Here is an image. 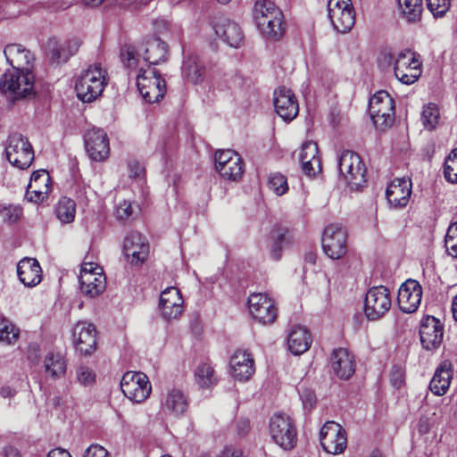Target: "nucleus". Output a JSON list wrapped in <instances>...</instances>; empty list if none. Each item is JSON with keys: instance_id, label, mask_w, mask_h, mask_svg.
Returning a JSON list of instances; mask_svg holds the SVG:
<instances>
[{"instance_id": "f257e3e1", "label": "nucleus", "mask_w": 457, "mask_h": 457, "mask_svg": "<svg viewBox=\"0 0 457 457\" xmlns=\"http://www.w3.org/2000/svg\"><path fill=\"white\" fill-rule=\"evenodd\" d=\"M108 84V74L100 63L90 64L81 71L75 83L77 96L84 103L97 99Z\"/></svg>"}, {"instance_id": "f03ea898", "label": "nucleus", "mask_w": 457, "mask_h": 457, "mask_svg": "<svg viewBox=\"0 0 457 457\" xmlns=\"http://www.w3.org/2000/svg\"><path fill=\"white\" fill-rule=\"evenodd\" d=\"M339 180L351 190H359L366 183V168L356 153L345 150L338 157Z\"/></svg>"}, {"instance_id": "7ed1b4c3", "label": "nucleus", "mask_w": 457, "mask_h": 457, "mask_svg": "<svg viewBox=\"0 0 457 457\" xmlns=\"http://www.w3.org/2000/svg\"><path fill=\"white\" fill-rule=\"evenodd\" d=\"M0 89L15 99L31 96L34 93V74L28 68L7 71L0 79Z\"/></svg>"}, {"instance_id": "20e7f679", "label": "nucleus", "mask_w": 457, "mask_h": 457, "mask_svg": "<svg viewBox=\"0 0 457 457\" xmlns=\"http://www.w3.org/2000/svg\"><path fill=\"white\" fill-rule=\"evenodd\" d=\"M5 154L8 162L20 170L28 169L34 160V151L28 138L12 133L8 137Z\"/></svg>"}, {"instance_id": "39448f33", "label": "nucleus", "mask_w": 457, "mask_h": 457, "mask_svg": "<svg viewBox=\"0 0 457 457\" xmlns=\"http://www.w3.org/2000/svg\"><path fill=\"white\" fill-rule=\"evenodd\" d=\"M137 87L142 97L147 103L159 102L166 92V84L155 68H141V73L136 74Z\"/></svg>"}, {"instance_id": "423d86ee", "label": "nucleus", "mask_w": 457, "mask_h": 457, "mask_svg": "<svg viewBox=\"0 0 457 457\" xmlns=\"http://www.w3.org/2000/svg\"><path fill=\"white\" fill-rule=\"evenodd\" d=\"M369 113L378 129H385L393 124L395 104L386 91L381 90L373 95L369 103Z\"/></svg>"}, {"instance_id": "0eeeda50", "label": "nucleus", "mask_w": 457, "mask_h": 457, "mask_svg": "<svg viewBox=\"0 0 457 457\" xmlns=\"http://www.w3.org/2000/svg\"><path fill=\"white\" fill-rule=\"evenodd\" d=\"M421 66L419 54L410 49L402 50L395 61V76L403 84L411 85L420 77Z\"/></svg>"}, {"instance_id": "6e6552de", "label": "nucleus", "mask_w": 457, "mask_h": 457, "mask_svg": "<svg viewBox=\"0 0 457 457\" xmlns=\"http://www.w3.org/2000/svg\"><path fill=\"white\" fill-rule=\"evenodd\" d=\"M120 388L131 402L141 403L150 395L152 386L148 377L143 372L127 371L121 378Z\"/></svg>"}, {"instance_id": "1a4fd4ad", "label": "nucleus", "mask_w": 457, "mask_h": 457, "mask_svg": "<svg viewBox=\"0 0 457 457\" xmlns=\"http://www.w3.org/2000/svg\"><path fill=\"white\" fill-rule=\"evenodd\" d=\"M79 281L80 292L90 298L102 294L106 287V278L102 268L94 262L83 263Z\"/></svg>"}, {"instance_id": "9d476101", "label": "nucleus", "mask_w": 457, "mask_h": 457, "mask_svg": "<svg viewBox=\"0 0 457 457\" xmlns=\"http://www.w3.org/2000/svg\"><path fill=\"white\" fill-rule=\"evenodd\" d=\"M270 433L273 441L284 450H291L296 445V429L286 414H275L270 418Z\"/></svg>"}, {"instance_id": "9b49d317", "label": "nucleus", "mask_w": 457, "mask_h": 457, "mask_svg": "<svg viewBox=\"0 0 457 457\" xmlns=\"http://www.w3.org/2000/svg\"><path fill=\"white\" fill-rule=\"evenodd\" d=\"M328 15L337 32L351 30L355 23V12L351 0H328Z\"/></svg>"}, {"instance_id": "f8f14e48", "label": "nucleus", "mask_w": 457, "mask_h": 457, "mask_svg": "<svg viewBox=\"0 0 457 457\" xmlns=\"http://www.w3.org/2000/svg\"><path fill=\"white\" fill-rule=\"evenodd\" d=\"M391 303L390 292L386 287H373L366 294L364 313L370 320H377L389 311Z\"/></svg>"}, {"instance_id": "ddd939ff", "label": "nucleus", "mask_w": 457, "mask_h": 457, "mask_svg": "<svg viewBox=\"0 0 457 457\" xmlns=\"http://www.w3.org/2000/svg\"><path fill=\"white\" fill-rule=\"evenodd\" d=\"M347 234L339 224H329L323 231L322 248L328 257L333 260L342 258L347 250Z\"/></svg>"}, {"instance_id": "4468645a", "label": "nucleus", "mask_w": 457, "mask_h": 457, "mask_svg": "<svg viewBox=\"0 0 457 457\" xmlns=\"http://www.w3.org/2000/svg\"><path fill=\"white\" fill-rule=\"evenodd\" d=\"M320 445L324 451L330 454L342 453L347 445L345 429L335 421L326 422L320 433Z\"/></svg>"}, {"instance_id": "2eb2a0df", "label": "nucleus", "mask_w": 457, "mask_h": 457, "mask_svg": "<svg viewBox=\"0 0 457 457\" xmlns=\"http://www.w3.org/2000/svg\"><path fill=\"white\" fill-rule=\"evenodd\" d=\"M123 254L131 265L143 264L149 254V244L145 237L137 231L127 234L123 240Z\"/></svg>"}, {"instance_id": "dca6fc26", "label": "nucleus", "mask_w": 457, "mask_h": 457, "mask_svg": "<svg viewBox=\"0 0 457 457\" xmlns=\"http://www.w3.org/2000/svg\"><path fill=\"white\" fill-rule=\"evenodd\" d=\"M85 148L89 158L96 162L106 160L110 154L109 138L102 129L92 128L84 136Z\"/></svg>"}, {"instance_id": "f3484780", "label": "nucleus", "mask_w": 457, "mask_h": 457, "mask_svg": "<svg viewBox=\"0 0 457 457\" xmlns=\"http://www.w3.org/2000/svg\"><path fill=\"white\" fill-rule=\"evenodd\" d=\"M273 104L277 114L286 122L293 120L299 112L298 101L294 92L286 87L275 89Z\"/></svg>"}, {"instance_id": "a211bd4d", "label": "nucleus", "mask_w": 457, "mask_h": 457, "mask_svg": "<svg viewBox=\"0 0 457 457\" xmlns=\"http://www.w3.org/2000/svg\"><path fill=\"white\" fill-rule=\"evenodd\" d=\"M249 312L262 324L272 323L277 318V308L274 301L266 294L254 293L248 297Z\"/></svg>"}, {"instance_id": "6ab92c4d", "label": "nucleus", "mask_w": 457, "mask_h": 457, "mask_svg": "<svg viewBox=\"0 0 457 457\" xmlns=\"http://www.w3.org/2000/svg\"><path fill=\"white\" fill-rule=\"evenodd\" d=\"M184 300L179 288L170 287L162 291L159 300L161 316L167 321L179 319L184 310Z\"/></svg>"}, {"instance_id": "aec40b11", "label": "nucleus", "mask_w": 457, "mask_h": 457, "mask_svg": "<svg viewBox=\"0 0 457 457\" xmlns=\"http://www.w3.org/2000/svg\"><path fill=\"white\" fill-rule=\"evenodd\" d=\"M420 337L426 350L437 349L443 342L444 325L434 316L424 317L420 321Z\"/></svg>"}, {"instance_id": "412c9836", "label": "nucleus", "mask_w": 457, "mask_h": 457, "mask_svg": "<svg viewBox=\"0 0 457 457\" xmlns=\"http://www.w3.org/2000/svg\"><path fill=\"white\" fill-rule=\"evenodd\" d=\"M411 181L407 178L393 179L386 189V198L390 207L402 209L407 206L411 195Z\"/></svg>"}, {"instance_id": "4be33fe9", "label": "nucleus", "mask_w": 457, "mask_h": 457, "mask_svg": "<svg viewBox=\"0 0 457 457\" xmlns=\"http://www.w3.org/2000/svg\"><path fill=\"white\" fill-rule=\"evenodd\" d=\"M421 298V286L414 279L406 280L398 290L397 303L403 312H414L420 306Z\"/></svg>"}, {"instance_id": "5701e85b", "label": "nucleus", "mask_w": 457, "mask_h": 457, "mask_svg": "<svg viewBox=\"0 0 457 457\" xmlns=\"http://www.w3.org/2000/svg\"><path fill=\"white\" fill-rule=\"evenodd\" d=\"M51 191L50 176L45 170H36L30 177L26 199L29 202L40 204L43 203Z\"/></svg>"}, {"instance_id": "b1692460", "label": "nucleus", "mask_w": 457, "mask_h": 457, "mask_svg": "<svg viewBox=\"0 0 457 457\" xmlns=\"http://www.w3.org/2000/svg\"><path fill=\"white\" fill-rule=\"evenodd\" d=\"M73 343L82 354H91L96 347V331L93 324L78 322L73 328Z\"/></svg>"}, {"instance_id": "393cba45", "label": "nucleus", "mask_w": 457, "mask_h": 457, "mask_svg": "<svg viewBox=\"0 0 457 457\" xmlns=\"http://www.w3.org/2000/svg\"><path fill=\"white\" fill-rule=\"evenodd\" d=\"M229 367L232 377L239 381L248 380L254 373V360L246 350L238 349L230 357Z\"/></svg>"}, {"instance_id": "a878e982", "label": "nucleus", "mask_w": 457, "mask_h": 457, "mask_svg": "<svg viewBox=\"0 0 457 457\" xmlns=\"http://www.w3.org/2000/svg\"><path fill=\"white\" fill-rule=\"evenodd\" d=\"M188 408V399L184 392L179 388H168L161 399V410L169 415L179 417L183 415Z\"/></svg>"}, {"instance_id": "bb28decb", "label": "nucleus", "mask_w": 457, "mask_h": 457, "mask_svg": "<svg viewBox=\"0 0 457 457\" xmlns=\"http://www.w3.org/2000/svg\"><path fill=\"white\" fill-rule=\"evenodd\" d=\"M333 373L340 379H349L355 371L353 355L345 348L335 349L330 356Z\"/></svg>"}, {"instance_id": "cd10ccee", "label": "nucleus", "mask_w": 457, "mask_h": 457, "mask_svg": "<svg viewBox=\"0 0 457 457\" xmlns=\"http://www.w3.org/2000/svg\"><path fill=\"white\" fill-rule=\"evenodd\" d=\"M17 275L25 287H36L42 280V270L38 261L35 258H22L17 264Z\"/></svg>"}, {"instance_id": "c85d7f7f", "label": "nucleus", "mask_w": 457, "mask_h": 457, "mask_svg": "<svg viewBox=\"0 0 457 457\" xmlns=\"http://www.w3.org/2000/svg\"><path fill=\"white\" fill-rule=\"evenodd\" d=\"M318 145L313 141H306L302 145L299 161L304 174L313 177L321 170V162L318 155Z\"/></svg>"}, {"instance_id": "c756f323", "label": "nucleus", "mask_w": 457, "mask_h": 457, "mask_svg": "<svg viewBox=\"0 0 457 457\" xmlns=\"http://www.w3.org/2000/svg\"><path fill=\"white\" fill-rule=\"evenodd\" d=\"M213 30L217 37L221 38L231 47H239L244 41V34L237 23L221 19L213 24Z\"/></svg>"}, {"instance_id": "7c9ffc66", "label": "nucleus", "mask_w": 457, "mask_h": 457, "mask_svg": "<svg viewBox=\"0 0 457 457\" xmlns=\"http://www.w3.org/2000/svg\"><path fill=\"white\" fill-rule=\"evenodd\" d=\"M312 343V337L306 328L299 325L293 326L287 336V345L295 355L305 353Z\"/></svg>"}, {"instance_id": "2f4dec72", "label": "nucleus", "mask_w": 457, "mask_h": 457, "mask_svg": "<svg viewBox=\"0 0 457 457\" xmlns=\"http://www.w3.org/2000/svg\"><path fill=\"white\" fill-rule=\"evenodd\" d=\"M43 368L46 375L52 379L62 378L67 371V360L61 352L50 351L43 360Z\"/></svg>"}, {"instance_id": "473e14b6", "label": "nucleus", "mask_w": 457, "mask_h": 457, "mask_svg": "<svg viewBox=\"0 0 457 457\" xmlns=\"http://www.w3.org/2000/svg\"><path fill=\"white\" fill-rule=\"evenodd\" d=\"M120 58L124 66L129 72L141 73V68L148 69L145 54L138 45L125 46L120 51Z\"/></svg>"}, {"instance_id": "72a5a7b5", "label": "nucleus", "mask_w": 457, "mask_h": 457, "mask_svg": "<svg viewBox=\"0 0 457 457\" xmlns=\"http://www.w3.org/2000/svg\"><path fill=\"white\" fill-rule=\"evenodd\" d=\"M138 46L141 52L145 54L148 67L166 61L168 54L167 45L160 38H152L145 44H139Z\"/></svg>"}, {"instance_id": "f704fd0d", "label": "nucleus", "mask_w": 457, "mask_h": 457, "mask_svg": "<svg viewBox=\"0 0 457 457\" xmlns=\"http://www.w3.org/2000/svg\"><path fill=\"white\" fill-rule=\"evenodd\" d=\"M256 25L262 34L272 40H278L283 34V13L270 15L255 20Z\"/></svg>"}, {"instance_id": "c9c22d12", "label": "nucleus", "mask_w": 457, "mask_h": 457, "mask_svg": "<svg viewBox=\"0 0 457 457\" xmlns=\"http://www.w3.org/2000/svg\"><path fill=\"white\" fill-rule=\"evenodd\" d=\"M422 0H397L398 18L408 24H417L421 21Z\"/></svg>"}, {"instance_id": "e433bc0d", "label": "nucleus", "mask_w": 457, "mask_h": 457, "mask_svg": "<svg viewBox=\"0 0 457 457\" xmlns=\"http://www.w3.org/2000/svg\"><path fill=\"white\" fill-rule=\"evenodd\" d=\"M451 379L452 370L450 364L444 362L435 371L429 383L430 391L436 395H444L449 388Z\"/></svg>"}, {"instance_id": "4c0bfd02", "label": "nucleus", "mask_w": 457, "mask_h": 457, "mask_svg": "<svg viewBox=\"0 0 457 457\" xmlns=\"http://www.w3.org/2000/svg\"><path fill=\"white\" fill-rule=\"evenodd\" d=\"M183 76L193 84L201 83L205 76V67L196 55L187 56L182 65Z\"/></svg>"}, {"instance_id": "58836bf2", "label": "nucleus", "mask_w": 457, "mask_h": 457, "mask_svg": "<svg viewBox=\"0 0 457 457\" xmlns=\"http://www.w3.org/2000/svg\"><path fill=\"white\" fill-rule=\"evenodd\" d=\"M4 54L12 69H25L23 66L30 62L29 51L19 44L7 45L4 49Z\"/></svg>"}, {"instance_id": "ea45409f", "label": "nucleus", "mask_w": 457, "mask_h": 457, "mask_svg": "<svg viewBox=\"0 0 457 457\" xmlns=\"http://www.w3.org/2000/svg\"><path fill=\"white\" fill-rule=\"evenodd\" d=\"M196 384L202 388H211L218 382V377L211 363L203 362L195 371Z\"/></svg>"}, {"instance_id": "a19ab883", "label": "nucleus", "mask_w": 457, "mask_h": 457, "mask_svg": "<svg viewBox=\"0 0 457 457\" xmlns=\"http://www.w3.org/2000/svg\"><path fill=\"white\" fill-rule=\"evenodd\" d=\"M54 211L57 219L62 223L68 224L74 220L76 214V204L74 200L63 196L56 204Z\"/></svg>"}, {"instance_id": "79ce46f5", "label": "nucleus", "mask_w": 457, "mask_h": 457, "mask_svg": "<svg viewBox=\"0 0 457 457\" xmlns=\"http://www.w3.org/2000/svg\"><path fill=\"white\" fill-rule=\"evenodd\" d=\"M290 243L288 232L285 228H279L273 235V241L270 247L271 258L278 261L282 256L283 249Z\"/></svg>"}, {"instance_id": "37998d69", "label": "nucleus", "mask_w": 457, "mask_h": 457, "mask_svg": "<svg viewBox=\"0 0 457 457\" xmlns=\"http://www.w3.org/2000/svg\"><path fill=\"white\" fill-rule=\"evenodd\" d=\"M20 330L6 318H0V343L13 345L19 337Z\"/></svg>"}, {"instance_id": "c03bdc74", "label": "nucleus", "mask_w": 457, "mask_h": 457, "mask_svg": "<svg viewBox=\"0 0 457 457\" xmlns=\"http://www.w3.org/2000/svg\"><path fill=\"white\" fill-rule=\"evenodd\" d=\"M243 170V161L240 156H235L234 160L217 170L221 177L234 181L241 178Z\"/></svg>"}, {"instance_id": "a18cd8bd", "label": "nucleus", "mask_w": 457, "mask_h": 457, "mask_svg": "<svg viewBox=\"0 0 457 457\" xmlns=\"http://www.w3.org/2000/svg\"><path fill=\"white\" fill-rule=\"evenodd\" d=\"M440 118L439 109L436 104L429 103L425 105L421 113V121L425 129L433 130L438 124Z\"/></svg>"}, {"instance_id": "49530a36", "label": "nucleus", "mask_w": 457, "mask_h": 457, "mask_svg": "<svg viewBox=\"0 0 457 457\" xmlns=\"http://www.w3.org/2000/svg\"><path fill=\"white\" fill-rule=\"evenodd\" d=\"M280 11L270 0H258L254 4L253 17L256 20L272 14L278 15Z\"/></svg>"}, {"instance_id": "de8ad7c7", "label": "nucleus", "mask_w": 457, "mask_h": 457, "mask_svg": "<svg viewBox=\"0 0 457 457\" xmlns=\"http://www.w3.org/2000/svg\"><path fill=\"white\" fill-rule=\"evenodd\" d=\"M268 186L275 195L280 196L286 194L288 190V184L287 178L278 172L270 175L268 179Z\"/></svg>"}, {"instance_id": "09e8293b", "label": "nucleus", "mask_w": 457, "mask_h": 457, "mask_svg": "<svg viewBox=\"0 0 457 457\" xmlns=\"http://www.w3.org/2000/svg\"><path fill=\"white\" fill-rule=\"evenodd\" d=\"M444 174L448 182L457 184V147L453 149L446 158Z\"/></svg>"}, {"instance_id": "8fccbe9b", "label": "nucleus", "mask_w": 457, "mask_h": 457, "mask_svg": "<svg viewBox=\"0 0 457 457\" xmlns=\"http://www.w3.org/2000/svg\"><path fill=\"white\" fill-rule=\"evenodd\" d=\"M77 382L83 386H90L96 381V372L87 365H79L75 370Z\"/></svg>"}, {"instance_id": "3c124183", "label": "nucleus", "mask_w": 457, "mask_h": 457, "mask_svg": "<svg viewBox=\"0 0 457 457\" xmlns=\"http://www.w3.org/2000/svg\"><path fill=\"white\" fill-rule=\"evenodd\" d=\"M445 246L450 256L457 258V222L449 226L445 237Z\"/></svg>"}, {"instance_id": "603ef678", "label": "nucleus", "mask_w": 457, "mask_h": 457, "mask_svg": "<svg viewBox=\"0 0 457 457\" xmlns=\"http://www.w3.org/2000/svg\"><path fill=\"white\" fill-rule=\"evenodd\" d=\"M49 54L52 62L56 63L66 62L71 56H66L67 51L62 43H58L55 39L49 42Z\"/></svg>"}, {"instance_id": "864d4df0", "label": "nucleus", "mask_w": 457, "mask_h": 457, "mask_svg": "<svg viewBox=\"0 0 457 457\" xmlns=\"http://www.w3.org/2000/svg\"><path fill=\"white\" fill-rule=\"evenodd\" d=\"M450 0H427L428 9L434 17H443L450 8Z\"/></svg>"}, {"instance_id": "5fc2aeb1", "label": "nucleus", "mask_w": 457, "mask_h": 457, "mask_svg": "<svg viewBox=\"0 0 457 457\" xmlns=\"http://www.w3.org/2000/svg\"><path fill=\"white\" fill-rule=\"evenodd\" d=\"M22 214L21 207L18 205H9L1 210V215L4 221L12 224L17 222Z\"/></svg>"}, {"instance_id": "6e6d98bb", "label": "nucleus", "mask_w": 457, "mask_h": 457, "mask_svg": "<svg viewBox=\"0 0 457 457\" xmlns=\"http://www.w3.org/2000/svg\"><path fill=\"white\" fill-rule=\"evenodd\" d=\"M235 156H240L237 153L233 150L227 149L217 151L215 153V168L216 170L220 169L221 166L230 162V161L234 160Z\"/></svg>"}, {"instance_id": "4d7b16f0", "label": "nucleus", "mask_w": 457, "mask_h": 457, "mask_svg": "<svg viewBox=\"0 0 457 457\" xmlns=\"http://www.w3.org/2000/svg\"><path fill=\"white\" fill-rule=\"evenodd\" d=\"M300 398L305 409L313 408L317 402L314 392L308 388H303L300 391Z\"/></svg>"}, {"instance_id": "13d9d810", "label": "nucleus", "mask_w": 457, "mask_h": 457, "mask_svg": "<svg viewBox=\"0 0 457 457\" xmlns=\"http://www.w3.org/2000/svg\"><path fill=\"white\" fill-rule=\"evenodd\" d=\"M133 210L131 204L128 201H123L116 207V217L120 220H126L132 215Z\"/></svg>"}, {"instance_id": "bf43d9fd", "label": "nucleus", "mask_w": 457, "mask_h": 457, "mask_svg": "<svg viewBox=\"0 0 457 457\" xmlns=\"http://www.w3.org/2000/svg\"><path fill=\"white\" fill-rule=\"evenodd\" d=\"M84 457H111V455L104 447L99 445H91L85 451Z\"/></svg>"}, {"instance_id": "052dcab7", "label": "nucleus", "mask_w": 457, "mask_h": 457, "mask_svg": "<svg viewBox=\"0 0 457 457\" xmlns=\"http://www.w3.org/2000/svg\"><path fill=\"white\" fill-rule=\"evenodd\" d=\"M62 45L67 51L66 56H72L78 52L80 41L78 38H71L63 42Z\"/></svg>"}, {"instance_id": "680f3d73", "label": "nucleus", "mask_w": 457, "mask_h": 457, "mask_svg": "<svg viewBox=\"0 0 457 457\" xmlns=\"http://www.w3.org/2000/svg\"><path fill=\"white\" fill-rule=\"evenodd\" d=\"M128 166H129V177L139 178L144 172V168L137 161L129 162Z\"/></svg>"}, {"instance_id": "e2e57ef3", "label": "nucleus", "mask_w": 457, "mask_h": 457, "mask_svg": "<svg viewBox=\"0 0 457 457\" xmlns=\"http://www.w3.org/2000/svg\"><path fill=\"white\" fill-rule=\"evenodd\" d=\"M47 457H71V453L65 450V449H62V448H55V449H53L51 450L48 454H47Z\"/></svg>"}, {"instance_id": "0e129e2a", "label": "nucleus", "mask_w": 457, "mask_h": 457, "mask_svg": "<svg viewBox=\"0 0 457 457\" xmlns=\"http://www.w3.org/2000/svg\"><path fill=\"white\" fill-rule=\"evenodd\" d=\"M237 432L240 436L245 435L249 428H250V423L247 420H242L237 422Z\"/></svg>"}, {"instance_id": "69168bd1", "label": "nucleus", "mask_w": 457, "mask_h": 457, "mask_svg": "<svg viewBox=\"0 0 457 457\" xmlns=\"http://www.w3.org/2000/svg\"><path fill=\"white\" fill-rule=\"evenodd\" d=\"M3 453L4 457H21L19 450L12 445L5 446Z\"/></svg>"}, {"instance_id": "338daca9", "label": "nucleus", "mask_w": 457, "mask_h": 457, "mask_svg": "<svg viewBox=\"0 0 457 457\" xmlns=\"http://www.w3.org/2000/svg\"><path fill=\"white\" fill-rule=\"evenodd\" d=\"M16 391L9 386L0 387V395L4 398H12L15 395Z\"/></svg>"}, {"instance_id": "774afa93", "label": "nucleus", "mask_w": 457, "mask_h": 457, "mask_svg": "<svg viewBox=\"0 0 457 457\" xmlns=\"http://www.w3.org/2000/svg\"><path fill=\"white\" fill-rule=\"evenodd\" d=\"M224 457H245L241 450L228 448L224 452Z\"/></svg>"}]
</instances>
